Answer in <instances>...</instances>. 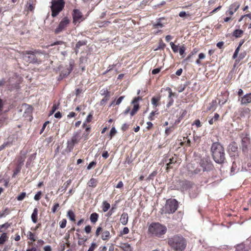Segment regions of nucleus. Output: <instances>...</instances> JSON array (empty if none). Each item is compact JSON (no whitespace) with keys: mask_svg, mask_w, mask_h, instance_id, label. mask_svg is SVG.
<instances>
[{"mask_svg":"<svg viewBox=\"0 0 251 251\" xmlns=\"http://www.w3.org/2000/svg\"><path fill=\"white\" fill-rule=\"evenodd\" d=\"M108 156H109V154H108V152H107V151H104V152L102 153V156L104 158H105V159H106V158H108Z\"/></svg>","mask_w":251,"mask_h":251,"instance_id":"774afa93","label":"nucleus"},{"mask_svg":"<svg viewBox=\"0 0 251 251\" xmlns=\"http://www.w3.org/2000/svg\"><path fill=\"white\" fill-rule=\"evenodd\" d=\"M169 245L175 251H183L186 248L187 243L181 235H174L168 239Z\"/></svg>","mask_w":251,"mask_h":251,"instance_id":"f03ea898","label":"nucleus"},{"mask_svg":"<svg viewBox=\"0 0 251 251\" xmlns=\"http://www.w3.org/2000/svg\"><path fill=\"white\" fill-rule=\"evenodd\" d=\"M8 237L6 233H2L0 237V244L3 245L8 240Z\"/></svg>","mask_w":251,"mask_h":251,"instance_id":"6ab92c4d","label":"nucleus"},{"mask_svg":"<svg viewBox=\"0 0 251 251\" xmlns=\"http://www.w3.org/2000/svg\"><path fill=\"white\" fill-rule=\"evenodd\" d=\"M142 100V97H137L134 98L131 102V103H138V102Z\"/></svg>","mask_w":251,"mask_h":251,"instance_id":"8fccbe9b","label":"nucleus"},{"mask_svg":"<svg viewBox=\"0 0 251 251\" xmlns=\"http://www.w3.org/2000/svg\"><path fill=\"white\" fill-rule=\"evenodd\" d=\"M38 213V209L37 208H35L31 216V220L34 223H36L37 222Z\"/></svg>","mask_w":251,"mask_h":251,"instance_id":"dca6fc26","label":"nucleus"},{"mask_svg":"<svg viewBox=\"0 0 251 251\" xmlns=\"http://www.w3.org/2000/svg\"><path fill=\"white\" fill-rule=\"evenodd\" d=\"M240 47H241V45H239V46L236 48V50H235L234 53L232 56V58L233 59H235L237 57L239 50H240Z\"/></svg>","mask_w":251,"mask_h":251,"instance_id":"58836bf2","label":"nucleus"},{"mask_svg":"<svg viewBox=\"0 0 251 251\" xmlns=\"http://www.w3.org/2000/svg\"><path fill=\"white\" fill-rule=\"evenodd\" d=\"M91 226L89 225L86 226L84 228V230L86 233H90L91 231Z\"/></svg>","mask_w":251,"mask_h":251,"instance_id":"603ef678","label":"nucleus"},{"mask_svg":"<svg viewBox=\"0 0 251 251\" xmlns=\"http://www.w3.org/2000/svg\"><path fill=\"white\" fill-rule=\"evenodd\" d=\"M93 114L91 113H90L87 117L86 121L88 123L90 122L92 118Z\"/></svg>","mask_w":251,"mask_h":251,"instance_id":"0e129e2a","label":"nucleus"},{"mask_svg":"<svg viewBox=\"0 0 251 251\" xmlns=\"http://www.w3.org/2000/svg\"><path fill=\"white\" fill-rule=\"evenodd\" d=\"M41 53L37 50L34 51H22L21 54L23 59L26 62L29 63H40L41 61L39 57V55Z\"/></svg>","mask_w":251,"mask_h":251,"instance_id":"20e7f679","label":"nucleus"},{"mask_svg":"<svg viewBox=\"0 0 251 251\" xmlns=\"http://www.w3.org/2000/svg\"><path fill=\"white\" fill-rule=\"evenodd\" d=\"M86 44L85 42L83 41H79L75 45V52H77L80 47Z\"/></svg>","mask_w":251,"mask_h":251,"instance_id":"a878e982","label":"nucleus"},{"mask_svg":"<svg viewBox=\"0 0 251 251\" xmlns=\"http://www.w3.org/2000/svg\"><path fill=\"white\" fill-rule=\"evenodd\" d=\"M88 185L89 187H95L97 184V181L94 178H91L88 182Z\"/></svg>","mask_w":251,"mask_h":251,"instance_id":"bb28decb","label":"nucleus"},{"mask_svg":"<svg viewBox=\"0 0 251 251\" xmlns=\"http://www.w3.org/2000/svg\"><path fill=\"white\" fill-rule=\"evenodd\" d=\"M65 5L64 0H52L50 6L51 16L56 17L63 9Z\"/></svg>","mask_w":251,"mask_h":251,"instance_id":"423d86ee","label":"nucleus"},{"mask_svg":"<svg viewBox=\"0 0 251 251\" xmlns=\"http://www.w3.org/2000/svg\"><path fill=\"white\" fill-rule=\"evenodd\" d=\"M27 237L32 241H35L36 240L34 235L31 231L28 232Z\"/></svg>","mask_w":251,"mask_h":251,"instance_id":"e433bc0d","label":"nucleus"},{"mask_svg":"<svg viewBox=\"0 0 251 251\" xmlns=\"http://www.w3.org/2000/svg\"><path fill=\"white\" fill-rule=\"evenodd\" d=\"M116 132H117V131L115 127H113L111 129L110 134H109V136H110V139L116 133Z\"/></svg>","mask_w":251,"mask_h":251,"instance_id":"ea45409f","label":"nucleus"},{"mask_svg":"<svg viewBox=\"0 0 251 251\" xmlns=\"http://www.w3.org/2000/svg\"><path fill=\"white\" fill-rule=\"evenodd\" d=\"M41 195L42 192L41 191L38 192L35 195L34 199L36 201H39L41 198Z\"/></svg>","mask_w":251,"mask_h":251,"instance_id":"79ce46f5","label":"nucleus"},{"mask_svg":"<svg viewBox=\"0 0 251 251\" xmlns=\"http://www.w3.org/2000/svg\"><path fill=\"white\" fill-rule=\"evenodd\" d=\"M174 128L175 127L174 125L172 126L167 127L165 131L166 135L168 136L174 130Z\"/></svg>","mask_w":251,"mask_h":251,"instance_id":"7c9ffc66","label":"nucleus"},{"mask_svg":"<svg viewBox=\"0 0 251 251\" xmlns=\"http://www.w3.org/2000/svg\"><path fill=\"white\" fill-rule=\"evenodd\" d=\"M106 94V95L104 97V98L100 101V104H104L107 100H108L109 99V92L107 90H104L103 94Z\"/></svg>","mask_w":251,"mask_h":251,"instance_id":"b1692460","label":"nucleus"},{"mask_svg":"<svg viewBox=\"0 0 251 251\" xmlns=\"http://www.w3.org/2000/svg\"><path fill=\"white\" fill-rule=\"evenodd\" d=\"M100 232L101 234V239L103 241H108L111 237L110 232L107 230H102V228L100 226L97 227L96 231V236H98Z\"/></svg>","mask_w":251,"mask_h":251,"instance_id":"6e6552de","label":"nucleus"},{"mask_svg":"<svg viewBox=\"0 0 251 251\" xmlns=\"http://www.w3.org/2000/svg\"><path fill=\"white\" fill-rule=\"evenodd\" d=\"M170 44L173 51L175 53L177 52L179 50L178 47L177 45H175L173 42H171Z\"/></svg>","mask_w":251,"mask_h":251,"instance_id":"72a5a7b5","label":"nucleus"},{"mask_svg":"<svg viewBox=\"0 0 251 251\" xmlns=\"http://www.w3.org/2000/svg\"><path fill=\"white\" fill-rule=\"evenodd\" d=\"M194 124H195L197 127H200L201 126V122L199 120H197L194 122Z\"/></svg>","mask_w":251,"mask_h":251,"instance_id":"bf43d9fd","label":"nucleus"},{"mask_svg":"<svg viewBox=\"0 0 251 251\" xmlns=\"http://www.w3.org/2000/svg\"><path fill=\"white\" fill-rule=\"evenodd\" d=\"M235 251H249V249L245 244H240L235 246Z\"/></svg>","mask_w":251,"mask_h":251,"instance_id":"4468645a","label":"nucleus"},{"mask_svg":"<svg viewBox=\"0 0 251 251\" xmlns=\"http://www.w3.org/2000/svg\"><path fill=\"white\" fill-rule=\"evenodd\" d=\"M129 232V230L128 228L127 227H125L124 228L123 231L121 232V235L126 234L128 233Z\"/></svg>","mask_w":251,"mask_h":251,"instance_id":"de8ad7c7","label":"nucleus"},{"mask_svg":"<svg viewBox=\"0 0 251 251\" xmlns=\"http://www.w3.org/2000/svg\"><path fill=\"white\" fill-rule=\"evenodd\" d=\"M62 117V114L60 112H57L54 114V117L58 119H60Z\"/></svg>","mask_w":251,"mask_h":251,"instance_id":"69168bd1","label":"nucleus"},{"mask_svg":"<svg viewBox=\"0 0 251 251\" xmlns=\"http://www.w3.org/2000/svg\"><path fill=\"white\" fill-rule=\"evenodd\" d=\"M25 192H22L17 197V199L18 201H23L26 196Z\"/></svg>","mask_w":251,"mask_h":251,"instance_id":"473e14b6","label":"nucleus"},{"mask_svg":"<svg viewBox=\"0 0 251 251\" xmlns=\"http://www.w3.org/2000/svg\"><path fill=\"white\" fill-rule=\"evenodd\" d=\"M185 47L183 45L179 47V53L180 55L182 56V57L184 56V52L185 50Z\"/></svg>","mask_w":251,"mask_h":251,"instance_id":"4c0bfd02","label":"nucleus"},{"mask_svg":"<svg viewBox=\"0 0 251 251\" xmlns=\"http://www.w3.org/2000/svg\"><path fill=\"white\" fill-rule=\"evenodd\" d=\"M217 104V101L216 100H212V101L211 102V103H210V105L211 106H210V107H209L208 109V110H211L212 108L215 107V106Z\"/></svg>","mask_w":251,"mask_h":251,"instance_id":"864d4df0","label":"nucleus"},{"mask_svg":"<svg viewBox=\"0 0 251 251\" xmlns=\"http://www.w3.org/2000/svg\"><path fill=\"white\" fill-rule=\"evenodd\" d=\"M97 247V245L95 243L93 242L90 247H89L88 250L87 251H94Z\"/></svg>","mask_w":251,"mask_h":251,"instance_id":"c03bdc74","label":"nucleus"},{"mask_svg":"<svg viewBox=\"0 0 251 251\" xmlns=\"http://www.w3.org/2000/svg\"><path fill=\"white\" fill-rule=\"evenodd\" d=\"M70 22V20L67 17H64L59 23L58 26L54 29V33L58 34L64 30Z\"/></svg>","mask_w":251,"mask_h":251,"instance_id":"0eeeda50","label":"nucleus"},{"mask_svg":"<svg viewBox=\"0 0 251 251\" xmlns=\"http://www.w3.org/2000/svg\"><path fill=\"white\" fill-rule=\"evenodd\" d=\"M128 217L126 213H123L120 217V221L123 225H126L128 222Z\"/></svg>","mask_w":251,"mask_h":251,"instance_id":"ddd939ff","label":"nucleus"},{"mask_svg":"<svg viewBox=\"0 0 251 251\" xmlns=\"http://www.w3.org/2000/svg\"><path fill=\"white\" fill-rule=\"evenodd\" d=\"M160 100L159 97H153L151 99V103L155 106H157L158 105L157 102Z\"/></svg>","mask_w":251,"mask_h":251,"instance_id":"2f4dec72","label":"nucleus"},{"mask_svg":"<svg viewBox=\"0 0 251 251\" xmlns=\"http://www.w3.org/2000/svg\"><path fill=\"white\" fill-rule=\"evenodd\" d=\"M124 184L122 181H120L118 182V183L117 184L116 187L117 188H122L123 187Z\"/></svg>","mask_w":251,"mask_h":251,"instance_id":"680f3d73","label":"nucleus"},{"mask_svg":"<svg viewBox=\"0 0 251 251\" xmlns=\"http://www.w3.org/2000/svg\"><path fill=\"white\" fill-rule=\"evenodd\" d=\"M67 221L66 219H63L59 223L60 227L62 228H64L66 226Z\"/></svg>","mask_w":251,"mask_h":251,"instance_id":"a19ab883","label":"nucleus"},{"mask_svg":"<svg viewBox=\"0 0 251 251\" xmlns=\"http://www.w3.org/2000/svg\"><path fill=\"white\" fill-rule=\"evenodd\" d=\"M8 213V209L5 208L2 212H0V219Z\"/></svg>","mask_w":251,"mask_h":251,"instance_id":"49530a36","label":"nucleus"},{"mask_svg":"<svg viewBox=\"0 0 251 251\" xmlns=\"http://www.w3.org/2000/svg\"><path fill=\"white\" fill-rule=\"evenodd\" d=\"M59 102L57 104L55 103L53 104L52 109L50 112V115L52 114L59 108Z\"/></svg>","mask_w":251,"mask_h":251,"instance_id":"f704fd0d","label":"nucleus"},{"mask_svg":"<svg viewBox=\"0 0 251 251\" xmlns=\"http://www.w3.org/2000/svg\"><path fill=\"white\" fill-rule=\"evenodd\" d=\"M243 34V31L241 29H236L233 33V35L236 38L240 37Z\"/></svg>","mask_w":251,"mask_h":251,"instance_id":"aec40b11","label":"nucleus"},{"mask_svg":"<svg viewBox=\"0 0 251 251\" xmlns=\"http://www.w3.org/2000/svg\"><path fill=\"white\" fill-rule=\"evenodd\" d=\"M241 104L242 105H247L251 102V93L247 94L241 98Z\"/></svg>","mask_w":251,"mask_h":251,"instance_id":"9b49d317","label":"nucleus"},{"mask_svg":"<svg viewBox=\"0 0 251 251\" xmlns=\"http://www.w3.org/2000/svg\"><path fill=\"white\" fill-rule=\"evenodd\" d=\"M211 151L214 160L217 163L222 164L225 160V150L221 144L214 143L211 147Z\"/></svg>","mask_w":251,"mask_h":251,"instance_id":"f257e3e1","label":"nucleus"},{"mask_svg":"<svg viewBox=\"0 0 251 251\" xmlns=\"http://www.w3.org/2000/svg\"><path fill=\"white\" fill-rule=\"evenodd\" d=\"M44 251H51V248L50 246H46L44 248Z\"/></svg>","mask_w":251,"mask_h":251,"instance_id":"338daca9","label":"nucleus"},{"mask_svg":"<svg viewBox=\"0 0 251 251\" xmlns=\"http://www.w3.org/2000/svg\"><path fill=\"white\" fill-rule=\"evenodd\" d=\"M237 147L233 144H230L229 145V150H230L232 151H235L237 150Z\"/></svg>","mask_w":251,"mask_h":251,"instance_id":"5fc2aeb1","label":"nucleus"},{"mask_svg":"<svg viewBox=\"0 0 251 251\" xmlns=\"http://www.w3.org/2000/svg\"><path fill=\"white\" fill-rule=\"evenodd\" d=\"M153 26L154 28L162 27L163 24L161 23L160 19H159V21L156 24H154Z\"/></svg>","mask_w":251,"mask_h":251,"instance_id":"37998d69","label":"nucleus"},{"mask_svg":"<svg viewBox=\"0 0 251 251\" xmlns=\"http://www.w3.org/2000/svg\"><path fill=\"white\" fill-rule=\"evenodd\" d=\"M201 167L203 171H207L212 169V165L207 161L202 160L201 162Z\"/></svg>","mask_w":251,"mask_h":251,"instance_id":"f8f14e48","label":"nucleus"},{"mask_svg":"<svg viewBox=\"0 0 251 251\" xmlns=\"http://www.w3.org/2000/svg\"><path fill=\"white\" fill-rule=\"evenodd\" d=\"M96 164V161H92L89 163V164L87 166V169L88 170L91 169L93 167H95Z\"/></svg>","mask_w":251,"mask_h":251,"instance_id":"a18cd8bd","label":"nucleus"},{"mask_svg":"<svg viewBox=\"0 0 251 251\" xmlns=\"http://www.w3.org/2000/svg\"><path fill=\"white\" fill-rule=\"evenodd\" d=\"M73 69V67L72 66V65L70 66V68L68 70V72L66 73H65L64 74L63 72L62 73V74L64 76H67L72 71Z\"/></svg>","mask_w":251,"mask_h":251,"instance_id":"13d9d810","label":"nucleus"},{"mask_svg":"<svg viewBox=\"0 0 251 251\" xmlns=\"http://www.w3.org/2000/svg\"><path fill=\"white\" fill-rule=\"evenodd\" d=\"M67 216L71 221H75V215L72 210H70L68 211Z\"/></svg>","mask_w":251,"mask_h":251,"instance_id":"4be33fe9","label":"nucleus"},{"mask_svg":"<svg viewBox=\"0 0 251 251\" xmlns=\"http://www.w3.org/2000/svg\"><path fill=\"white\" fill-rule=\"evenodd\" d=\"M78 244L79 246H81V245H83L86 241V240H87V238H85V237H80L79 234H78Z\"/></svg>","mask_w":251,"mask_h":251,"instance_id":"c85d7f7f","label":"nucleus"},{"mask_svg":"<svg viewBox=\"0 0 251 251\" xmlns=\"http://www.w3.org/2000/svg\"><path fill=\"white\" fill-rule=\"evenodd\" d=\"M59 205L58 203H55L54 206H53V207L52 208V209H51V211H52V212L54 213L56 212L57 209H58V208L59 207Z\"/></svg>","mask_w":251,"mask_h":251,"instance_id":"09e8293b","label":"nucleus"},{"mask_svg":"<svg viewBox=\"0 0 251 251\" xmlns=\"http://www.w3.org/2000/svg\"><path fill=\"white\" fill-rule=\"evenodd\" d=\"M167 227L159 223H152L148 227V232L152 236L162 237L167 232Z\"/></svg>","mask_w":251,"mask_h":251,"instance_id":"7ed1b4c3","label":"nucleus"},{"mask_svg":"<svg viewBox=\"0 0 251 251\" xmlns=\"http://www.w3.org/2000/svg\"><path fill=\"white\" fill-rule=\"evenodd\" d=\"M133 105V108L130 112V115L131 116L134 115L139 108V105L138 103H132Z\"/></svg>","mask_w":251,"mask_h":251,"instance_id":"412c9836","label":"nucleus"},{"mask_svg":"<svg viewBox=\"0 0 251 251\" xmlns=\"http://www.w3.org/2000/svg\"><path fill=\"white\" fill-rule=\"evenodd\" d=\"M176 157H172V158L169 159V162L166 164V170H168L169 169L172 168L171 166L172 164L176 163Z\"/></svg>","mask_w":251,"mask_h":251,"instance_id":"f3484780","label":"nucleus"},{"mask_svg":"<svg viewBox=\"0 0 251 251\" xmlns=\"http://www.w3.org/2000/svg\"><path fill=\"white\" fill-rule=\"evenodd\" d=\"M169 98L170 100H169V103L167 104L168 106H171V105H172V104L173 103V100L172 98V96H173V93H172V90L170 88H169Z\"/></svg>","mask_w":251,"mask_h":251,"instance_id":"cd10ccee","label":"nucleus"},{"mask_svg":"<svg viewBox=\"0 0 251 251\" xmlns=\"http://www.w3.org/2000/svg\"><path fill=\"white\" fill-rule=\"evenodd\" d=\"M110 207V204L106 201H104L102 202V210L103 212H106Z\"/></svg>","mask_w":251,"mask_h":251,"instance_id":"393cba45","label":"nucleus"},{"mask_svg":"<svg viewBox=\"0 0 251 251\" xmlns=\"http://www.w3.org/2000/svg\"><path fill=\"white\" fill-rule=\"evenodd\" d=\"M10 225L8 223H6L4 224L0 225V230H2V228H4L5 229L8 228L10 226Z\"/></svg>","mask_w":251,"mask_h":251,"instance_id":"3c124183","label":"nucleus"},{"mask_svg":"<svg viewBox=\"0 0 251 251\" xmlns=\"http://www.w3.org/2000/svg\"><path fill=\"white\" fill-rule=\"evenodd\" d=\"M178 208L177 201L175 199H170L166 201V204L161 209L162 214H172Z\"/></svg>","mask_w":251,"mask_h":251,"instance_id":"39448f33","label":"nucleus"},{"mask_svg":"<svg viewBox=\"0 0 251 251\" xmlns=\"http://www.w3.org/2000/svg\"><path fill=\"white\" fill-rule=\"evenodd\" d=\"M240 6V4L237 2H235L231 4L229 9L226 12V14L229 15H232L234 12H235Z\"/></svg>","mask_w":251,"mask_h":251,"instance_id":"9d476101","label":"nucleus"},{"mask_svg":"<svg viewBox=\"0 0 251 251\" xmlns=\"http://www.w3.org/2000/svg\"><path fill=\"white\" fill-rule=\"evenodd\" d=\"M49 124V121H47L43 125V126L42 127V129H41L40 130V133L41 134L43 131L44 130H45V128H46L47 125L48 124Z\"/></svg>","mask_w":251,"mask_h":251,"instance_id":"6e6d98bb","label":"nucleus"},{"mask_svg":"<svg viewBox=\"0 0 251 251\" xmlns=\"http://www.w3.org/2000/svg\"><path fill=\"white\" fill-rule=\"evenodd\" d=\"M79 135V133H76L73 137V138L72 139V141L74 144L78 142Z\"/></svg>","mask_w":251,"mask_h":251,"instance_id":"c9c22d12","label":"nucleus"},{"mask_svg":"<svg viewBox=\"0 0 251 251\" xmlns=\"http://www.w3.org/2000/svg\"><path fill=\"white\" fill-rule=\"evenodd\" d=\"M98 217L99 215L97 213H93L91 214L90 217L91 222L93 224L96 223L98 221Z\"/></svg>","mask_w":251,"mask_h":251,"instance_id":"a211bd4d","label":"nucleus"},{"mask_svg":"<svg viewBox=\"0 0 251 251\" xmlns=\"http://www.w3.org/2000/svg\"><path fill=\"white\" fill-rule=\"evenodd\" d=\"M160 70H161L160 68L154 69L152 71V74L153 75L157 74L160 72Z\"/></svg>","mask_w":251,"mask_h":251,"instance_id":"4d7b16f0","label":"nucleus"},{"mask_svg":"<svg viewBox=\"0 0 251 251\" xmlns=\"http://www.w3.org/2000/svg\"><path fill=\"white\" fill-rule=\"evenodd\" d=\"M73 22H80L81 21H82V14L81 12L78 9H74L73 13Z\"/></svg>","mask_w":251,"mask_h":251,"instance_id":"1a4fd4ad","label":"nucleus"},{"mask_svg":"<svg viewBox=\"0 0 251 251\" xmlns=\"http://www.w3.org/2000/svg\"><path fill=\"white\" fill-rule=\"evenodd\" d=\"M220 117L218 113H215L214 117L209 120V124L213 125L216 121H218Z\"/></svg>","mask_w":251,"mask_h":251,"instance_id":"5701e85b","label":"nucleus"},{"mask_svg":"<svg viewBox=\"0 0 251 251\" xmlns=\"http://www.w3.org/2000/svg\"><path fill=\"white\" fill-rule=\"evenodd\" d=\"M120 247L124 251H132L133 249L130 245L127 243H121Z\"/></svg>","mask_w":251,"mask_h":251,"instance_id":"2eb2a0df","label":"nucleus"},{"mask_svg":"<svg viewBox=\"0 0 251 251\" xmlns=\"http://www.w3.org/2000/svg\"><path fill=\"white\" fill-rule=\"evenodd\" d=\"M71 182L72 181L71 179H69L66 182H65L61 187L63 190L65 191L67 189V188L69 187V186L71 184Z\"/></svg>","mask_w":251,"mask_h":251,"instance_id":"c756f323","label":"nucleus"},{"mask_svg":"<svg viewBox=\"0 0 251 251\" xmlns=\"http://www.w3.org/2000/svg\"><path fill=\"white\" fill-rule=\"evenodd\" d=\"M124 96H121L116 101V105H119L121 102L124 99Z\"/></svg>","mask_w":251,"mask_h":251,"instance_id":"e2e57ef3","label":"nucleus"},{"mask_svg":"<svg viewBox=\"0 0 251 251\" xmlns=\"http://www.w3.org/2000/svg\"><path fill=\"white\" fill-rule=\"evenodd\" d=\"M165 44L164 43H163V42H160L157 49H155V50H157L158 49H163L165 48Z\"/></svg>","mask_w":251,"mask_h":251,"instance_id":"052dcab7","label":"nucleus"}]
</instances>
